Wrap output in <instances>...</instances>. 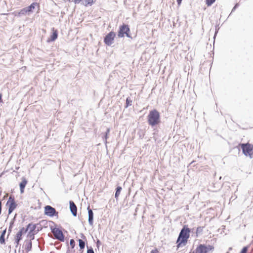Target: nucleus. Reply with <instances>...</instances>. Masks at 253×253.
I'll use <instances>...</instances> for the list:
<instances>
[{
  "label": "nucleus",
  "instance_id": "f257e3e1",
  "mask_svg": "<svg viewBox=\"0 0 253 253\" xmlns=\"http://www.w3.org/2000/svg\"><path fill=\"white\" fill-rule=\"evenodd\" d=\"M190 229L187 225H184L181 229L176 241L177 247L179 248L183 244L185 245L190 237Z\"/></svg>",
  "mask_w": 253,
  "mask_h": 253
},
{
  "label": "nucleus",
  "instance_id": "f03ea898",
  "mask_svg": "<svg viewBox=\"0 0 253 253\" xmlns=\"http://www.w3.org/2000/svg\"><path fill=\"white\" fill-rule=\"evenodd\" d=\"M147 119L148 124L152 126H155L161 122L160 113L156 109L150 111Z\"/></svg>",
  "mask_w": 253,
  "mask_h": 253
},
{
  "label": "nucleus",
  "instance_id": "7ed1b4c3",
  "mask_svg": "<svg viewBox=\"0 0 253 253\" xmlns=\"http://www.w3.org/2000/svg\"><path fill=\"white\" fill-rule=\"evenodd\" d=\"M240 146L243 154L246 156H249L252 159L253 155V145L249 143H241Z\"/></svg>",
  "mask_w": 253,
  "mask_h": 253
},
{
  "label": "nucleus",
  "instance_id": "20e7f679",
  "mask_svg": "<svg viewBox=\"0 0 253 253\" xmlns=\"http://www.w3.org/2000/svg\"><path fill=\"white\" fill-rule=\"evenodd\" d=\"M213 250L214 247L212 245L200 244L193 253H211Z\"/></svg>",
  "mask_w": 253,
  "mask_h": 253
},
{
  "label": "nucleus",
  "instance_id": "39448f33",
  "mask_svg": "<svg viewBox=\"0 0 253 253\" xmlns=\"http://www.w3.org/2000/svg\"><path fill=\"white\" fill-rule=\"evenodd\" d=\"M125 35L129 38H132L130 35V29L128 25L123 24L119 27L118 31V36L119 38L124 37Z\"/></svg>",
  "mask_w": 253,
  "mask_h": 253
},
{
  "label": "nucleus",
  "instance_id": "423d86ee",
  "mask_svg": "<svg viewBox=\"0 0 253 253\" xmlns=\"http://www.w3.org/2000/svg\"><path fill=\"white\" fill-rule=\"evenodd\" d=\"M50 228L51 232L53 233L54 237L56 239L61 242L64 241L65 237L61 230L56 227L53 228L51 227Z\"/></svg>",
  "mask_w": 253,
  "mask_h": 253
},
{
  "label": "nucleus",
  "instance_id": "0eeeda50",
  "mask_svg": "<svg viewBox=\"0 0 253 253\" xmlns=\"http://www.w3.org/2000/svg\"><path fill=\"white\" fill-rule=\"evenodd\" d=\"M6 206L8 207V214H11L16 209L17 204L16 203L14 197L10 196L6 204Z\"/></svg>",
  "mask_w": 253,
  "mask_h": 253
},
{
  "label": "nucleus",
  "instance_id": "6e6552de",
  "mask_svg": "<svg viewBox=\"0 0 253 253\" xmlns=\"http://www.w3.org/2000/svg\"><path fill=\"white\" fill-rule=\"evenodd\" d=\"M116 35V33L114 32H110L104 37V43L108 46H111L114 43V41Z\"/></svg>",
  "mask_w": 253,
  "mask_h": 253
},
{
  "label": "nucleus",
  "instance_id": "1a4fd4ad",
  "mask_svg": "<svg viewBox=\"0 0 253 253\" xmlns=\"http://www.w3.org/2000/svg\"><path fill=\"white\" fill-rule=\"evenodd\" d=\"M44 214L50 217L57 216L58 212L56 211L55 208L51 206L47 205L44 207Z\"/></svg>",
  "mask_w": 253,
  "mask_h": 253
},
{
  "label": "nucleus",
  "instance_id": "9d476101",
  "mask_svg": "<svg viewBox=\"0 0 253 253\" xmlns=\"http://www.w3.org/2000/svg\"><path fill=\"white\" fill-rule=\"evenodd\" d=\"M69 205H70V210L72 213L73 215L74 216H77V208L74 202L72 201H70L69 202Z\"/></svg>",
  "mask_w": 253,
  "mask_h": 253
},
{
  "label": "nucleus",
  "instance_id": "9b49d317",
  "mask_svg": "<svg viewBox=\"0 0 253 253\" xmlns=\"http://www.w3.org/2000/svg\"><path fill=\"white\" fill-rule=\"evenodd\" d=\"M58 38V31L57 30L52 28V33L50 35V38L47 40V42H54Z\"/></svg>",
  "mask_w": 253,
  "mask_h": 253
},
{
  "label": "nucleus",
  "instance_id": "f8f14e48",
  "mask_svg": "<svg viewBox=\"0 0 253 253\" xmlns=\"http://www.w3.org/2000/svg\"><path fill=\"white\" fill-rule=\"evenodd\" d=\"M88 215V223L90 226L93 225V212L90 209L89 206L87 207Z\"/></svg>",
  "mask_w": 253,
  "mask_h": 253
},
{
  "label": "nucleus",
  "instance_id": "ddd939ff",
  "mask_svg": "<svg viewBox=\"0 0 253 253\" xmlns=\"http://www.w3.org/2000/svg\"><path fill=\"white\" fill-rule=\"evenodd\" d=\"M27 180L24 177L22 178V181L19 184L20 193H23L24 191V189L26 184H27Z\"/></svg>",
  "mask_w": 253,
  "mask_h": 253
},
{
  "label": "nucleus",
  "instance_id": "4468645a",
  "mask_svg": "<svg viewBox=\"0 0 253 253\" xmlns=\"http://www.w3.org/2000/svg\"><path fill=\"white\" fill-rule=\"evenodd\" d=\"M37 227L36 224H34L33 223H29L26 228H25L27 230V232L29 231V234H31L33 231H35Z\"/></svg>",
  "mask_w": 253,
  "mask_h": 253
},
{
  "label": "nucleus",
  "instance_id": "2eb2a0df",
  "mask_svg": "<svg viewBox=\"0 0 253 253\" xmlns=\"http://www.w3.org/2000/svg\"><path fill=\"white\" fill-rule=\"evenodd\" d=\"M39 3L37 2H33L32 4H31L29 6L26 7V9L29 13L30 14L31 13L33 12V9L35 8L36 6H39Z\"/></svg>",
  "mask_w": 253,
  "mask_h": 253
},
{
  "label": "nucleus",
  "instance_id": "dca6fc26",
  "mask_svg": "<svg viewBox=\"0 0 253 253\" xmlns=\"http://www.w3.org/2000/svg\"><path fill=\"white\" fill-rule=\"evenodd\" d=\"M27 232V230L24 228L22 227L20 229V230L17 233L15 237L20 239V240H22V235L26 233Z\"/></svg>",
  "mask_w": 253,
  "mask_h": 253
},
{
  "label": "nucleus",
  "instance_id": "f3484780",
  "mask_svg": "<svg viewBox=\"0 0 253 253\" xmlns=\"http://www.w3.org/2000/svg\"><path fill=\"white\" fill-rule=\"evenodd\" d=\"M25 242V250L27 252H29L31 251L32 248V242L31 240L27 241L26 240Z\"/></svg>",
  "mask_w": 253,
  "mask_h": 253
},
{
  "label": "nucleus",
  "instance_id": "a211bd4d",
  "mask_svg": "<svg viewBox=\"0 0 253 253\" xmlns=\"http://www.w3.org/2000/svg\"><path fill=\"white\" fill-rule=\"evenodd\" d=\"M29 15V14L28 13L25 7L23 8L20 11H19V12H18L17 13L15 14V16H19V17L22 16L23 15Z\"/></svg>",
  "mask_w": 253,
  "mask_h": 253
},
{
  "label": "nucleus",
  "instance_id": "6ab92c4d",
  "mask_svg": "<svg viewBox=\"0 0 253 253\" xmlns=\"http://www.w3.org/2000/svg\"><path fill=\"white\" fill-rule=\"evenodd\" d=\"M6 232V228H5L4 230H3L0 235V243L1 244H4L5 243V235Z\"/></svg>",
  "mask_w": 253,
  "mask_h": 253
},
{
  "label": "nucleus",
  "instance_id": "aec40b11",
  "mask_svg": "<svg viewBox=\"0 0 253 253\" xmlns=\"http://www.w3.org/2000/svg\"><path fill=\"white\" fill-rule=\"evenodd\" d=\"M110 129L109 128H107V129H106V132H105V133L103 134V135L102 136V138L104 140V142L105 144H106L107 143V139L108 137V135L110 133Z\"/></svg>",
  "mask_w": 253,
  "mask_h": 253
},
{
  "label": "nucleus",
  "instance_id": "412c9836",
  "mask_svg": "<svg viewBox=\"0 0 253 253\" xmlns=\"http://www.w3.org/2000/svg\"><path fill=\"white\" fill-rule=\"evenodd\" d=\"M93 3V0H82V4L86 6L92 5Z\"/></svg>",
  "mask_w": 253,
  "mask_h": 253
},
{
  "label": "nucleus",
  "instance_id": "4be33fe9",
  "mask_svg": "<svg viewBox=\"0 0 253 253\" xmlns=\"http://www.w3.org/2000/svg\"><path fill=\"white\" fill-rule=\"evenodd\" d=\"M14 221H15V217L12 219V220L10 222V225H9V226L8 229L7 238L10 235V234L12 231V227H13V224L14 223Z\"/></svg>",
  "mask_w": 253,
  "mask_h": 253
},
{
  "label": "nucleus",
  "instance_id": "5701e85b",
  "mask_svg": "<svg viewBox=\"0 0 253 253\" xmlns=\"http://www.w3.org/2000/svg\"><path fill=\"white\" fill-rule=\"evenodd\" d=\"M122 189V187L120 186H117V188H116L115 198L116 199V200H118Z\"/></svg>",
  "mask_w": 253,
  "mask_h": 253
},
{
  "label": "nucleus",
  "instance_id": "b1692460",
  "mask_svg": "<svg viewBox=\"0 0 253 253\" xmlns=\"http://www.w3.org/2000/svg\"><path fill=\"white\" fill-rule=\"evenodd\" d=\"M132 101L129 97H127L126 99V103L125 105V108H126L129 106L132 105Z\"/></svg>",
  "mask_w": 253,
  "mask_h": 253
},
{
  "label": "nucleus",
  "instance_id": "393cba45",
  "mask_svg": "<svg viewBox=\"0 0 253 253\" xmlns=\"http://www.w3.org/2000/svg\"><path fill=\"white\" fill-rule=\"evenodd\" d=\"M78 241H79V245L80 250L84 249L85 247V242L82 239H79L78 240Z\"/></svg>",
  "mask_w": 253,
  "mask_h": 253
},
{
  "label": "nucleus",
  "instance_id": "a878e982",
  "mask_svg": "<svg viewBox=\"0 0 253 253\" xmlns=\"http://www.w3.org/2000/svg\"><path fill=\"white\" fill-rule=\"evenodd\" d=\"M204 227L203 226H199L197 228L196 230V237L198 236V234L202 233L203 231Z\"/></svg>",
  "mask_w": 253,
  "mask_h": 253
},
{
  "label": "nucleus",
  "instance_id": "bb28decb",
  "mask_svg": "<svg viewBox=\"0 0 253 253\" xmlns=\"http://www.w3.org/2000/svg\"><path fill=\"white\" fill-rule=\"evenodd\" d=\"M249 248V246L244 247L241 250L240 253H248Z\"/></svg>",
  "mask_w": 253,
  "mask_h": 253
},
{
  "label": "nucleus",
  "instance_id": "cd10ccee",
  "mask_svg": "<svg viewBox=\"0 0 253 253\" xmlns=\"http://www.w3.org/2000/svg\"><path fill=\"white\" fill-rule=\"evenodd\" d=\"M215 0H206V4L209 6L211 5L214 2Z\"/></svg>",
  "mask_w": 253,
  "mask_h": 253
},
{
  "label": "nucleus",
  "instance_id": "c85d7f7f",
  "mask_svg": "<svg viewBox=\"0 0 253 253\" xmlns=\"http://www.w3.org/2000/svg\"><path fill=\"white\" fill-rule=\"evenodd\" d=\"M138 134L139 135V137L140 138L142 139L144 136V133L143 130H140L138 132Z\"/></svg>",
  "mask_w": 253,
  "mask_h": 253
},
{
  "label": "nucleus",
  "instance_id": "c756f323",
  "mask_svg": "<svg viewBox=\"0 0 253 253\" xmlns=\"http://www.w3.org/2000/svg\"><path fill=\"white\" fill-rule=\"evenodd\" d=\"M21 240H20V239H18L15 237L14 243L16 244V247H17L18 246Z\"/></svg>",
  "mask_w": 253,
  "mask_h": 253
},
{
  "label": "nucleus",
  "instance_id": "7c9ffc66",
  "mask_svg": "<svg viewBox=\"0 0 253 253\" xmlns=\"http://www.w3.org/2000/svg\"><path fill=\"white\" fill-rule=\"evenodd\" d=\"M70 244L72 248H74L75 246V242L74 239H71L70 241Z\"/></svg>",
  "mask_w": 253,
  "mask_h": 253
},
{
  "label": "nucleus",
  "instance_id": "2f4dec72",
  "mask_svg": "<svg viewBox=\"0 0 253 253\" xmlns=\"http://www.w3.org/2000/svg\"><path fill=\"white\" fill-rule=\"evenodd\" d=\"M87 253H94L93 248L91 247L89 248L87 247Z\"/></svg>",
  "mask_w": 253,
  "mask_h": 253
},
{
  "label": "nucleus",
  "instance_id": "473e14b6",
  "mask_svg": "<svg viewBox=\"0 0 253 253\" xmlns=\"http://www.w3.org/2000/svg\"><path fill=\"white\" fill-rule=\"evenodd\" d=\"M150 253H159V251L157 248L152 250Z\"/></svg>",
  "mask_w": 253,
  "mask_h": 253
},
{
  "label": "nucleus",
  "instance_id": "72a5a7b5",
  "mask_svg": "<svg viewBox=\"0 0 253 253\" xmlns=\"http://www.w3.org/2000/svg\"><path fill=\"white\" fill-rule=\"evenodd\" d=\"M100 244H101V242H100V240L97 239V242H96V246L98 249L99 248Z\"/></svg>",
  "mask_w": 253,
  "mask_h": 253
},
{
  "label": "nucleus",
  "instance_id": "f704fd0d",
  "mask_svg": "<svg viewBox=\"0 0 253 253\" xmlns=\"http://www.w3.org/2000/svg\"><path fill=\"white\" fill-rule=\"evenodd\" d=\"M74 2L75 4H79L80 2L82 3V0H74Z\"/></svg>",
  "mask_w": 253,
  "mask_h": 253
},
{
  "label": "nucleus",
  "instance_id": "c9c22d12",
  "mask_svg": "<svg viewBox=\"0 0 253 253\" xmlns=\"http://www.w3.org/2000/svg\"><path fill=\"white\" fill-rule=\"evenodd\" d=\"M238 5H239L238 3H236L235 4V5L234 6V7L233 8L231 12H232L233 11H234L236 9V8L238 6Z\"/></svg>",
  "mask_w": 253,
  "mask_h": 253
},
{
  "label": "nucleus",
  "instance_id": "e433bc0d",
  "mask_svg": "<svg viewBox=\"0 0 253 253\" xmlns=\"http://www.w3.org/2000/svg\"><path fill=\"white\" fill-rule=\"evenodd\" d=\"M81 237L83 239L86 240V237H85V236L84 235V234H83V233H81Z\"/></svg>",
  "mask_w": 253,
  "mask_h": 253
},
{
  "label": "nucleus",
  "instance_id": "4c0bfd02",
  "mask_svg": "<svg viewBox=\"0 0 253 253\" xmlns=\"http://www.w3.org/2000/svg\"><path fill=\"white\" fill-rule=\"evenodd\" d=\"M29 236H30V237L31 238V240H31V241H32V240H34V238H35V237H34V234H32V235H31V234H29Z\"/></svg>",
  "mask_w": 253,
  "mask_h": 253
},
{
  "label": "nucleus",
  "instance_id": "58836bf2",
  "mask_svg": "<svg viewBox=\"0 0 253 253\" xmlns=\"http://www.w3.org/2000/svg\"><path fill=\"white\" fill-rule=\"evenodd\" d=\"M182 0H176V2L178 6H180Z\"/></svg>",
  "mask_w": 253,
  "mask_h": 253
},
{
  "label": "nucleus",
  "instance_id": "ea45409f",
  "mask_svg": "<svg viewBox=\"0 0 253 253\" xmlns=\"http://www.w3.org/2000/svg\"><path fill=\"white\" fill-rule=\"evenodd\" d=\"M2 102V94L1 93H0V103Z\"/></svg>",
  "mask_w": 253,
  "mask_h": 253
},
{
  "label": "nucleus",
  "instance_id": "a19ab883",
  "mask_svg": "<svg viewBox=\"0 0 253 253\" xmlns=\"http://www.w3.org/2000/svg\"><path fill=\"white\" fill-rule=\"evenodd\" d=\"M1 202L0 200V214H1Z\"/></svg>",
  "mask_w": 253,
  "mask_h": 253
},
{
  "label": "nucleus",
  "instance_id": "79ce46f5",
  "mask_svg": "<svg viewBox=\"0 0 253 253\" xmlns=\"http://www.w3.org/2000/svg\"><path fill=\"white\" fill-rule=\"evenodd\" d=\"M195 163V161H192L191 163H190L189 165L192 166H194V165H193Z\"/></svg>",
  "mask_w": 253,
  "mask_h": 253
},
{
  "label": "nucleus",
  "instance_id": "37998d69",
  "mask_svg": "<svg viewBox=\"0 0 253 253\" xmlns=\"http://www.w3.org/2000/svg\"><path fill=\"white\" fill-rule=\"evenodd\" d=\"M232 250V247H230L229 248V251H231Z\"/></svg>",
  "mask_w": 253,
  "mask_h": 253
},
{
  "label": "nucleus",
  "instance_id": "c03bdc74",
  "mask_svg": "<svg viewBox=\"0 0 253 253\" xmlns=\"http://www.w3.org/2000/svg\"><path fill=\"white\" fill-rule=\"evenodd\" d=\"M226 253H229V252H227Z\"/></svg>",
  "mask_w": 253,
  "mask_h": 253
}]
</instances>
